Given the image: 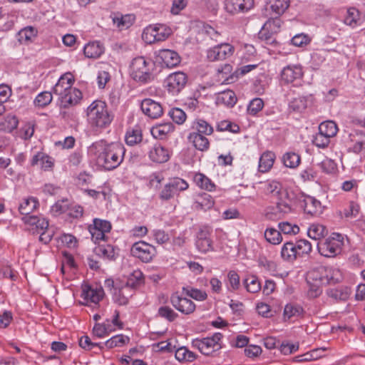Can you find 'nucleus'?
<instances>
[{
	"label": "nucleus",
	"mask_w": 365,
	"mask_h": 365,
	"mask_svg": "<svg viewBox=\"0 0 365 365\" xmlns=\"http://www.w3.org/2000/svg\"><path fill=\"white\" fill-rule=\"evenodd\" d=\"M215 102L217 105L232 107L237 102V97L232 91L226 90L217 94Z\"/></svg>",
	"instance_id": "36"
},
{
	"label": "nucleus",
	"mask_w": 365,
	"mask_h": 365,
	"mask_svg": "<svg viewBox=\"0 0 365 365\" xmlns=\"http://www.w3.org/2000/svg\"><path fill=\"white\" fill-rule=\"evenodd\" d=\"M335 275L339 274L338 269H326L324 267H321L318 269H314L308 272L307 281L309 284V297H319L322 294V286L330 282H335L339 280V278H334L331 277L328 278V273L331 272Z\"/></svg>",
	"instance_id": "3"
},
{
	"label": "nucleus",
	"mask_w": 365,
	"mask_h": 365,
	"mask_svg": "<svg viewBox=\"0 0 365 365\" xmlns=\"http://www.w3.org/2000/svg\"><path fill=\"white\" fill-rule=\"evenodd\" d=\"M259 266L265 271L274 274L277 272V264L266 257H260L259 259Z\"/></svg>",
	"instance_id": "63"
},
{
	"label": "nucleus",
	"mask_w": 365,
	"mask_h": 365,
	"mask_svg": "<svg viewBox=\"0 0 365 365\" xmlns=\"http://www.w3.org/2000/svg\"><path fill=\"white\" fill-rule=\"evenodd\" d=\"M278 228L280 230L281 235H295L299 233V227L297 225L291 223L287 221H284L278 224Z\"/></svg>",
	"instance_id": "53"
},
{
	"label": "nucleus",
	"mask_w": 365,
	"mask_h": 365,
	"mask_svg": "<svg viewBox=\"0 0 365 365\" xmlns=\"http://www.w3.org/2000/svg\"><path fill=\"white\" fill-rule=\"evenodd\" d=\"M153 63L143 56L134 58L130 66L131 78L140 83H148L153 80Z\"/></svg>",
	"instance_id": "4"
},
{
	"label": "nucleus",
	"mask_w": 365,
	"mask_h": 365,
	"mask_svg": "<svg viewBox=\"0 0 365 365\" xmlns=\"http://www.w3.org/2000/svg\"><path fill=\"white\" fill-rule=\"evenodd\" d=\"M63 108H68L77 105L82 98V93L80 90L73 88L68 92L58 96Z\"/></svg>",
	"instance_id": "22"
},
{
	"label": "nucleus",
	"mask_w": 365,
	"mask_h": 365,
	"mask_svg": "<svg viewBox=\"0 0 365 365\" xmlns=\"http://www.w3.org/2000/svg\"><path fill=\"white\" fill-rule=\"evenodd\" d=\"M313 97L312 95L298 96L292 98L289 103V108L295 113H302L312 103Z\"/></svg>",
	"instance_id": "24"
},
{
	"label": "nucleus",
	"mask_w": 365,
	"mask_h": 365,
	"mask_svg": "<svg viewBox=\"0 0 365 365\" xmlns=\"http://www.w3.org/2000/svg\"><path fill=\"white\" fill-rule=\"evenodd\" d=\"M104 294V291L102 287H99L98 289L97 287L96 289H91V287L88 285L85 284L82 287V294L81 297H103Z\"/></svg>",
	"instance_id": "61"
},
{
	"label": "nucleus",
	"mask_w": 365,
	"mask_h": 365,
	"mask_svg": "<svg viewBox=\"0 0 365 365\" xmlns=\"http://www.w3.org/2000/svg\"><path fill=\"white\" fill-rule=\"evenodd\" d=\"M113 24L118 30L123 31L130 27L134 21L135 16L133 14L123 15L120 13H113L110 15Z\"/></svg>",
	"instance_id": "23"
},
{
	"label": "nucleus",
	"mask_w": 365,
	"mask_h": 365,
	"mask_svg": "<svg viewBox=\"0 0 365 365\" xmlns=\"http://www.w3.org/2000/svg\"><path fill=\"white\" fill-rule=\"evenodd\" d=\"M143 140L142 131L139 127L129 128L125 133V140L128 145L133 146Z\"/></svg>",
	"instance_id": "40"
},
{
	"label": "nucleus",
	"mask_w": 365,
	"mask_h": 365,
	"mask_svg": "<svg viewBox=\"0 0 365 365\" xmlns=\"http://www.w3.org/2000/svg\"><path fill=\"white\" fill-rule=\"evenodd\" d=\"M140 108L146 116L152 119L158 118L163 113L161 104L151 98L143 99L140 103Z\"/></svg>",
	"instance_id": "16"
},
{
	"label": "nucleus",
	"mask_w": 365,
	"mask_h": 365,
	"mask_svg": "<svg viewBox=\"0 0 365 365\" xmlns=\"http://www.w3.org/2000/svg\"><path fill=\"white\" fill-rule=\"evenodd\" d=\"M175 126L170 122L158 124L151 128V134L155 138L165 139L174 131Z\"/></svg>",
	"instance_id": "30"
},
{
	"label": "nucleus",
	"mask_w": 365,
	"mask_h": 365,
	"mask_svg": "<svg viewBox=\"0 0 365 365\" xmlns=\"http://www.w3.org/2000/svg\"><path fill=\"white\" fill-rule=\"evenodd\" d=\"M169 116L177 124H182L186 120L185 113L180 108H173L168 113Z\"/></svg>",
	"instance_id": "60"
},
{
	"label": "nucleus",
	"mask_w": 365,
	"mask_h": 365,
	"mask_svg": "<svg viewBox=\"0 0 365 365\" xmlns=\"http://www.w3.org/2000/svg\"><path fill=\"white\" fill-rule=\"evenodd\" d=\"M130 342L129 336L123 334H117L104 342V345L108 349L115 347H123Z\"/></svg>",
	"instance_id": "42"
},
{
	"label": "nucleus",
	"mask_w": 365,
	"mask_h": 365,
	"mask_svg": "<svg viewBox=\"0 0 365 365\" xmlns=\"http://www.w3.org/2000/svg\"><path fill=\"white\" fill-rule=\"evenodd\" d=\"M264 107V101L262 98H255L250 101L248 107L247 113L251 115H256Z\"/></svg>",
	"instance_id": "58"
},
{
	"label": "nucleus",
	"mask_w": 365,
	"mask_h": 365,
	"mask_svg": "<svg viewBox=\"0 0 365 365\" xmlns=\"http://www.w3.org/2000/svg\"><path fill=\"white\" fill-rule=\"evenodd\" d=\"M168 185L173 190L177 196L180 192L186 190L189 187L187 182L180 178H174L168 182Z\"/></svg>",
	"instance_id": "55"
},
{
	"label": "nucleus",
	"mask_w": 365,
	"mask_h": 365,
	"mask_svg": "<svg viewBox=\"0 0 365 365\" xmlns=\"http://www.w3.org/2000/svg\"><path fill=\"white\" fill-rule=\"evenodd\" d=\"M274 153L270 151L264 153L259 161V171L261 173H266L273 166L274 162Z\"/></svg>",
	"instance_id": "43"
},
{
	"label": "nucleus",
	"mask_w": 365,
	"mask_h": 365,
	"mask_svg": "<svg viewBox=\"0 0 365 365\" xmlns=\"http://www.w3.org/2000/svg\"><path fill=\"white\" fill-rule=\"evenodd\" d=\"M158 315L160 317L166 319L169 322H174L178 317V314L168 306H161L159 307Z\"/></svg>",
	"instance_id": "57"
},
{
	"label": "nucleus",
	"mask_w": 365,
	"mask_h": 365,
	"mask_svg": "<svg viewBox=\"0 0 365 365\" xmlns=\"http://www.w3.org/2000/svg\"><path fill=\"white\" fill-rule=\"evenodd\" d=\"M264 238L272 245H279L282 241L280 230L273 227L267 228L264 231Z\"/></svg>",
	"instance_id": "50"
},
{
	"label": "nucleus",
	"mask_w": 365,
	"mask_h": 365,
	"mask_svg": "<svg viewBox=\"0 0 365 365\" xmlns=\"http://www.w3.org/2000/svg\"><path fill=\"white\" fill-rule=\"evenodd\" d=\"M187 138L198 150L205 151L210 147L208 139L204 135H200L199 133H190Z\"/></svg>",
	"instance_id": "37"
},
{
	"label": "nucleus",
	"mask_w": 365,
	"mask_h": 365,
	"mask_svg": "<svg viewBox=\"0 0 365 365\" xmlns=\"http://www.w3.org/2000/svg\"><path fill=\"white\" fill-rule=\"evenodd\" d=\"M171 28L166 24H156L145 27L142 34L143 40L148 44L167 39L172 34Z\"/></svg>",
	"instance_id": "7"
},
{
	"label": "nucleus",
	"mask_w": 365,
	"mask_h": 365,
	"mask_svg": "<svg viewBox=\"0 0 365 365\" xmlns=\"http://www.w3.org/2000/svg\"><path fill=\"white\" fill-rule=\"evenodd\" d=\"M277 200L276 210L277 212L280 214H287L292 211L291 196L288 190L282 192Z\"/></svg>",
	"instance_id": "35"
},
{
	"label": "nucleus",
	"mask_w": 365,
	"mask_h": 365,
	"mask_svg": "<svg viewBox=\"0 0 365 365\" xmlns=\"http://www.w3.org/2000/svg\"><path fill=\"white\" fill-rule=\"evenodd\" d=\"M38 34L36 28L28 26L21 29L18 34V40L21 43L28 44L32 42Z\"/></svg>",
	"instance_id": "38"
},
{
	"label": "nucleus",
	"mask_w": 365,
	"mask_h": 365,
	"mask_svg": "<svg viewBox=\"0 0 365 365\" xmlns=\"http://www.w3.org/2000/svg\"><path fill=\"white\" fill-rule=\"evenodd\" d=\"M87 123L95 131L108 128L113 120L106 103L101 100L93 101L86 109Z\"/></svg>",
	"instance_id": "2"
},
{
	"label": "nucleus",
	"mask_w": 365,
	"mask_h": 365,
	"mask_svg": "<svg viewBox=\"0 0 365 365\" xmlns=\"http://www.w3.org/2000/svg\"><path fill=\"white\" fill-rule=\"evenodd\" d=\"M303 308L297 304H288L284 309V317L285 319H291L292 317H298L303 315Z\"/></svg>",
	"instance_id": "51"
},
{
	"label": "nucleus",
	"mask_w": 365,
	"mask_h": 365,
	"mask_svg": "<svg viewBox=\"0 0 365 365\" xmlns=\"http://www.w3.org/2000/svg\"><path fill=\"white\" fill-rule=\"evenodd\" d=\"M21 220L26 227L33 234L39 233L48 227V221L43 215H27L24 216Z\"/></svg>",
	"instance_id": "13"
},
{
	"label": "nucleus",
	"mask_w": 365,
	"mask_h": 365,
	"mask_svg": "<svg viewBox=\"0 0 365 365\" xmlns=\"http://www.w3.org/2000/svg\"><path fill=\"white\" fill-rule=\"evenodd\" d=\"M193 131L192 133H199L200 135H210L213 133V128L207 121L203 119L195 120L192 125Z\"/></svg>",
	"instance_id": "45"
},
{
	"label": "nucleus",
	"mask_w": 365,
	"mask_h": 365,
	"mask_svg": "<svg viewBox=\"0 0 365 365\" xmlns=\"http://www.w3.org/2000/svg\"><path fill=\"white\" fill-rule=\"evenodd\" d=\"M105 48L100 41H91L86 43L83 47V53L88 58L96 59L101 57L104 53Z\"/></svg>",
	"instance_id": "29"
},
{
	"label": "nucleus",
	"mask_w": 365,
	"mask_h": 365,
	"mask_svg": "<svg viewBox=\"0 0 365 365\" xmlns=\"http://www.w3.org/2000/svg\"><path fill=\"white\" fill-rule=\"evenodd\" d=\"M261 188L266 194L271 195L277 198L281 195L282 192L287 191V190L283 189L282 184L277 180H267L261 182Z\"/></svg>",
	"instance_id": "34"
},
{
	"label": "nucleus",
	"mask_w": 365,
	"mask_h": 365,
	"mask_svg": "<svg viewBox=\"0 0 365 365\" xmlns=\"http://www.w3.org/2000/svg\"><path fill=\"white\" fill-rule=\"evenodd\" d=\"M365 21V14L354 7L349 8L344 19V23L351 28L361 26Z\"/></svg>",
	"instance_id": "20"
},
{
	"label": "nucleus",
	"mask_w": 365,
	"mask_h": 365,
	"mask_svg": "<svg viewBox=\"0 0 365 365\" xmlns=\"http://www.w3.org/2000/svg\"><path fill=\"white\" fill-rule=\"evenodd\" d=\"M301 207L305 212L312 215H319L322 211L320 201L312 196H305L301 201Z\"/></svg>",
	"instance_id": "25"
},
{
	"label": "nucleus",
	"mask_w": 365,
	"mask_h": 365,
	"mask_svg": "<svg viewBox=\"0 0 365 365\" xmlns=\"http://www.w3.org/2000/svg\"><path fill=\"white\" fill-rule=\"evenodd\" d=\"M247 290L250 293H256L261 289V285L258 279L255 277H250L245 281Z\"/></svg>",
	"instance_id": "62"
},
{
	"label": "nucleus",
	"mask_w": 365,
	"mask_h": 365,
	"mask_svg": "<svg viewBox=\"0 0 365 365\" xmlns=\"http://www.w3.org/2000/svg\"><path fill=\"white\" fill-rule=\"evenodd\" d=\"M19 120L14 115H7L0 119V130L10 133L18 126Z\"/></svg>",
	"instance_id": "49"
},
{
	"label": "nucleus",
	"mask_w": 365,
	"mask_h": 365,
	"mask_svg": "<svg viewBox=\"0 0 365 365\" xmlns=\"http://www.w3.org/2000/svg\"><path fill=\"white\" fill-rule=\"evenodd\" d=\"M304 75L302 66L298 64L288 65L280 72V83L282 85L297 86Z\"/></svg>",
	"instance_id": "8"
},
{
	"label": "nucleus",
	"mask_w": 365,
	"mask_h": 365,
	"mask_svg": "<svg viewBox=\"0 0 365 365\" xmlns=\"http://www.w3.org/2000/svg\"><path fill=\"white\" fill-rule=\"evenodd\" d=\"M209 229L201 228L196 235L195 246L197 249L203 253L212 250V241L210 237Z\"/></svg>",
	"instance_id": "17"
},
{
	"label": "nucleus",
	"mask_w": 365,
	"mask_h": 365,
	"mask_svg": "<svg viewBox=\"0 0 365 365\" xmlns=\"http://www.w3.org/2000/svg\"><path fill=\"white\" fill-rule=\"evenodd\" d=\"M294 245L298 257L307 255L312 250V246L310 242L304 239L297 240Z\"/></svg>",
	"instance_id": "54"
},
{
	"label": "nucleus",
	"mask_w": 365,
	"mask_h": 365,
	"mask_svg": "<svg viewBox=\"0 0 365 365\" xmlns=\"http://www.w3.org/2000/svg\"><path fill=\"white\" fill-rule=\"evenodd\" d=\"M172 305L179 312L190 314L195 309V303L190 298H170Z\"/></svg>",
	"instance_id": "26"
},
{
	"label": "nucleus",
	"mask_w": 365,
	"mask_h": 365,
	"mask_svg": "<svg viewBox=\"0 0 365 365\" xmlns=\"http://www.w3.org/2000/svg\"><path fill=\"white\" fill-rule=\"evenodd\" d=\"M158 56L163 63L169 68L175 67L180 62L178 53L173 50L161 49L159 51Z\"/></svg>",
	"instance_id": "31"
},
{
	"label": "nucleus",
	"mask_w": 365,
	"mask_h": 365,
	"mask_svg": "<svg viewBox=\"0 0 365 365\" xmlns=\"http://www.w3.org/2000/svg\"><path fill=\"white\" fill-rule=\"evenodd\" d=\"M175 358L179 361H193L196 356L195 354L188 350L185 346H181L175 351Z\"/></svg>",
	"instance_id": "56"
},
{
	"label": "nucleus",
	"mask_w": 365,
	"mask_h": 365,
	"mask_svg": "<svg viewBox=\"0 0 365 365\" xmlns=\"http://www.w3.org/2000/svg\"><path fill=\"white\" fill-rule=\"evenodd\" d=\"M97 255L106 259H115L117 252L115 247L110 245H99L95 248Z\"/></svg>",
	"instance_id": "47"
},
{
	"label": "nucleus",
	"mask_w": 365,
	"mask_h": 365,
	"mask_svg": "<svg viewBox=\"0 0 365 365\" xmlns=\"http://www.w3.org/2000/svg\"><path fill=\"white\" fill-rule=\"evenodd\" d=\"M235 52V47L230 43H220L207 52V58L211 61L224 60L231 57Z\"/></svg>",
	"instance_id": "12"
},
{
	"label": "nucleus",
	"mask_w": 365,
	"mask_h": 365,
	"mask_svg": "<svg viewBox=\"0 0 365 365\" xmlns=\"http://www.w3.org/2000/svg\"><path fill=\"white\" fill-rule=\"evenodd\" d=\"M31 165L32 166L39 165L41 170L50 171L53 170L54 166V160L46 153L39 151L32 157Z\"/></svg>",
	"instance_id": "18"
},
{
	"label": "nucleus",
	"mask_w": 365,
	"mask_h": 365,
	"mask_svg": "<svg viewBox=\"0 0 365 365\" xmlns=\"http://www.w3.org/2000/svg\"><path fill=\"white\" fill-rule=\"evenodd\" d=\"M281 26L280 19H269L262 26L261 31L259 32V36L262 39L269 41L270 38V34L277 33Z\"/></svg>",
	"instance_id": "28"
},
{
	"label": "nucleus",
	"mask_w": 365,
	"mask_h": 365,
	"mask_svg": "<svg viewBox=\"0 0 365 365\" xmlns=\"http://www.w3.org/2000/svg\"><path fill=\"white\" fill-rule=\"evenodd\" d=\"M215 205L213 197L205 192L198 194L193 203L194 209L197 210L207 211L212 208Z\"/></svg>",
	"instance_id": "27"
},
{
	"label": "nucleus",
	"mask_w": 365,
	"mask_h": 365,
	"mask_svg": "<svg viewBox=\"0 0 365 365\" xmlns=\"http://www.w3.org/2000/svg\"><path fill=\"white\" fill-rule=\"evenodd\" d=\"M74 83L73 76L71 73H66L60 77L58 82L53 86V93L58 96L72 89Z\"/></svg>",
	"instance_id": "19"
},
{
	"label": "nucleus",
	"mask_w": 365,
	"mask_h": 365,
	"mask_svg": "<svg viewBox=\"0 0 365 365\" xmlns=\"http://www.w3.org/2000/svg\"><path fill=\"white\" fill-rule=\"evenodd\" d=\"M282 160L286 167L289 168H296L299 166L301 158L296 153L287 152L283 155Z\"/></svg>",
	"instance_id": "52"
},
{
	"label": "nucleus",
	"mask_w": 365,
	"mask_h": 365,
	"mask_svg": "<svg viewBox=\"0 0 365 365\" xmlns=\"http://www.w3.org/2000/svg\"><path fill=\"white\" fill-rule=\"evenodd\" d=\"M187 81V75L183 72L170 73L165 80V86L173 95L179 93L185 86Z\"/></svg>",
	"instance_id": "11"
},
{
	"label": "nucleus",
	"mask_w": 365,
	"mask_h": 365,
	"mask_svg": "<svg viewBox=\"0 0 365 365\" xmlns=\"http://www.w3.org/2000/svg\"><path fill=\"white\" fill-rule=\"evenodd\" d=\"M281 257L287 262H294L298 257L292 241L285 242L281 249Z\"/></svg>",
	"instance_id": "41"
},
{
	"label": "nucleus",
	"mask_w": 365,
	"mask_h": 365,
	"mask_svg": "<svg viewBox=\"0 0 365 365\" xmlns=\"http://www.w3.org/2000/svg\"><path fill=\"white\" fill-rule=\"evenodd\" d=\"M223 335L216 332L211 336L196 338L192 339V346L198 349L204 355H210L222 348V339Z\"/></svg>",
	"instance_id": "6"
},
{
	"label": "nucleus",
	"mask_w": 365,
	"mask_h": 365,
	"mask_svg": "<svg viewBox=\"0 0 365 365\" xmlns=\"http://www.w3.org/2000/svg\"><path fill=\"white\" fill-rule=\"evenodd\" d=\"M52 101V94L50 92H41L34 99V105L38 107L48 106Z\"/></svg>",
	"instance_id": "59"
},
{
	"label": "nucleus",
	"mask_w": 365,
	"mask_h": 365,
	"mask_svg": "<svg viewBox=\"0 0 365 365\" xmlns=\"http://www.w3.org/2000/svg\"><path fill=\"white\" fill-rule=\"evenodd\" d=\"M344 237L341 234L332 233L324 241L317 244L321 255L325 257H334L341 252Z\"/></svg>",
	"instance_id": "5"
},
{
	"label": "nucleus",
	"mask_w": 365,
	"mask_h": 365,
	"mask_svg": "<svg viewBox=\"0 0 365 365\" xmlns=\"http://www.w3.org/2000/svg\"><path fill=\"white\" fill-rule=\"evenodd\" d=\"M267 9L271 10L273 16H280L283 14L289 8V0H267Z\"/></svg>",
	"instance_id": "33"
},
{
	"label": "nucleus",
	"mask_w": 365,
	"mask_h": 365,
	"mask_svg": "<svg viewBox=\"0 0 365 365\" xmlns=\"http://www.w3.org/2000/svg\"><path fill=\"white\" fill-rule=\"evenodd\" d=\"M132 255L143 262H150L156 255V249L152 245L144 241L135 242L130 249Z\"/></svg>",
	"instance_id": "10"
},
{
	"label": "nucleus",
	"mask_w": 365,
	"mask_h": 365,
	"mask_svg": "<svg viewBox=\"0 0 365 365\" xmlns=\"http://www.w3.org/2000/svg\"><path fill=\"white\" fill-rule=\"evenodd\" d=\"M125 149L120 143L96 141L88 148L89 158L106 170L117 168L123 161Z\"/></svg>",
	"instance_id": "1"
},
{
	"label": "nucleus",
	"mask_w": 365,
	"mask_h": 365,
	"mask_svg": "<svg viewBox=\"0 0 365 365\" xmlns=\"http://www.w3.org/2000/svg\"><path fill=\"white\" fill-rule=\"evenodd\" d=\"M131 280L130 279L124 283L119 279H107L104 282V288L110 295L114 297L123 296V289H128L130 286H134V284L130 282Z\"/></svg>",
	"instance_id": "15"
},
{
	"label": "nucleus",
	"mask_w": 365,
	"mask_h": 365,
	"mask_svg": "<svg viewBox=\"0 0 365 365\" xmlns=\"http://www.w3.org/2000/svg\"><path fill=\"white\" fill-rule=\"evenodd\" d=\"M193 180L196 185L202 190L212 192L215 189V183L202 173H195L193 178Z\"/></svg>",
	"instance_id": "39"
},
{
	"label": "nucleus",
	"mask_w": 365,
	"mask_h": 365,
	"mask_svg": "<svg viewBox=\"0 0 365 365\" xmlns=\"http://www.w3.org/2000/svg\"><path fill=\"white\" fill-rule=\"evenodd\" d=\"M337 131V125L336 123L332 120L322 122L319 126V132L329 138L334 137Z\"/></svg>",
	"instance_id": "48"
},
{
	"label": "nucleus",
	"mask_w": 365,
	"mask_h": 365,
	"mask_svg": "<svg viewBox=\"0 0 365 365\" xmlns=\"http://www.w3.org/2000/svg\"><path fill=\"white\" fill-rule=\"evenodd\" d=\"M254 4V0H225L224 8L227 13L235 15L249 11Z\"/></svg>",
	"instance_id": "14"
},
{
	"label": "nucleus",
	"mask_w": 365,
	"mask_h": 365,
	"mask_svg": "<svg viewBox=\"0 0 365 365\" xmlns=\"http://www.w3.org/2000/svg\"><path fill=\"white\" fill-rule=\"evenodd\" d=\"M111 224L109 221L95 218L93 224L88 226V231L91 235V240L94 243L98 244L101 241L106 240V234L110 232Z\"/></svg>",
	"instance_id": "9"
},
{
	"label": "nucleus",
	"mask_w": 365,
	"mask_h": 365,
	"mask_svg": "<svg viewBox=\"0 0 365 365\" xmlns=\"http://www.w3.org/2000/svg\"><path fill=\"white\" fill-rule=\"evenodd\" d=\"M327 233L326 227L318 223H313L307 229V235L309 238L314 240H319Z\"/></svg>",
	"instance_id": "46"
},
{
	"label": "nucleus",
	"mask_w": 365,
	"mask_h": 365,
	"mask_svg": "<svg viewBox=\"0 0 365 365\" xmlns=\"http://www.w3.org/2000/svg\"><path fill=\"white\" fill-rule=\"evenodd\" d=\"M106 322L107 324L96 323L94 324L92 331L93 334L97 338H104L115 330L111 327V325L109 324L110 321L108 319H107Z\"/></svg>",
	"instance_id": "44"
},
{
	"label": "nucleus",
	"mask_w": 365,
	"mask_h": 365,
	"mask_svg": "<svg viewBox=\"0 0 365 365\" xmlns=\"http://www.w3.org/2000/svg\"><path fill=\"white\" fill-rule=\"evenodd\" d=\"M175 196H177V195L175 193L168 182L165 184L159 193V198L162 201H168L171 199H173Z\"/></svg>",
	"instance_id": "64"
},
{
	"label": "nucleus",
	"mask_w": 365,
	"mask_h": 365,
	"mask_svg": "<svg viewBox=\"0 0 365 365\" xmlns=\"http://www.w3.org/2000/svg\"><path fill=\"white\" fill-rule=\"evenodd\" d=\"M39 206L38 200L35 197L23 198L19 206L20 213L24 216L31 215Z\"/></svg>",
	"instance_id": "32"
},
{
	"label": "nucleus",
	"mask_w": 365,
	"mask_h": 365,
	"mask_svg": "<svg viewBox=\"0 0 365 365\" xmlns=\"http://www.w3.org/2000/svg\"><path fill=\"white\" fill-rule=\"evenodd\" d=\"M148 156L150 160L156 163H163L170 158L168 148L160 144H155L149 150Z\"/></svg>",
	"instance_id": "21"
}]
</instances>
